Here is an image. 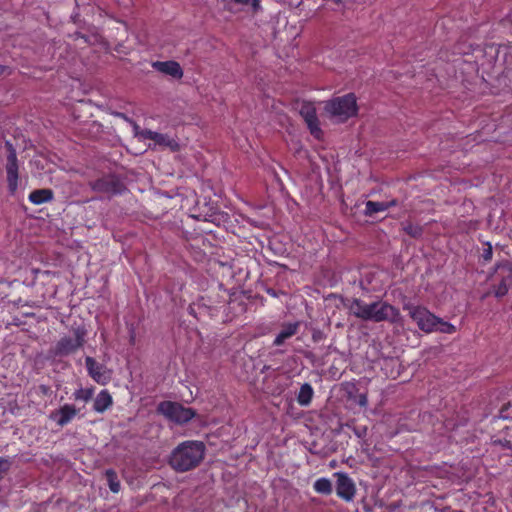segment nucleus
<instances>
[{
    "label": "nucleus",
    "instance_id": "1",
    "mask_svg": "<svg viewBox=\"0 0 512 512\" xmlns=\"http://www.w3.org/2000/svg\"><path fill=\"white\" fill-rule=\"evenodd\" d=\"M205 453L206 446L202 441L186 440L172 450L169 464L177 472H187L200 465Z\"/></svg>",
    "mask_w": 512,
    "mask_h": 512
},
{
    "label": "nucleus",
    "instance_id": "2",
    "mask_svg": "<svg viewBox=\"0 0 512 512\" xmlns=\"http://www.w3.org/2000/svg\"><path fill=\"white\" fill-rule=\"evenodd\" d=\"M350 311L355 317L364 321L397 323L400 319V312L395 306L380 300L366 303L354 298Z\"/></svg>",
    "mask_w": 512,
    "mask_h": 512
},
{
    "label": "nucleus",
    "instance_id": "3",
    "mask_svg": "<svg viewBox=\"0 0 512 512\" xmlns=\"http://www.w3.org/2000/svg\"><path fill=\"white\" fill-rule=\"evenodd\" d=\"M87 329L83 325L72 328V335H63L49 349L50 357L63 358L76 353L86 343Z\"/></svg>",
    "mask_w": 512,
    "mask_h": 512
},
{
    "label": "nucleus",
    "instance_id": "4",
    "mask_svg": "<svg viewBox=\"0 0 512 512\" xmlns=\"http://www.w3.org/2000/svg\"><path fill=\"white\" fill-rule=\"evenodd\" d=\"M324 110L330 118L338 122H346L358 113L357 99L354 93H348L343 96L334 97L325 101Z\"/></svg>",
    "mask_w": 512,
    "mask_h": 512
},
{
    "label": "nucleus",
    "instance_id": "5",
    "mask_svg": "<svg viewBox=\"0 0 512 512\" xmlns=\"http://www.w3.org/2000/svg\"><path fill=\"white\" fill-rule=\"evenodd\" d=\"M158 413L162 414L168 420L177 424H185L196 415L192 408L184 407L180 403L172 401H162L157 407Z\"/></svg>",
    "mask_w": 512,
    "mask_h": 512
},
{
    "label": "nucleus",
    "instance_id": "6",
    "mask_svg": "<svg viewBox=\"0 0 512 512\" xmlns=\"http://www.w3.org/2000/svg\"><path fill=\"white\" fill-rule=\"evenodd\" d=\"M404 310L409 311L410 317L416 322L420 330L431 333L434 332L438 322V317L422 306L404 305Z\"/></svg>",
    "mask_w": 512,
    "mask_h": 512
},
{
    "label": "nucleus",
    "instance_id": "7",
    "mask_svg": "<svg viewBox=\"0 0 512 512\" xmlns=\"http://www.w3.org/2000/svg\"><path fill=\"white\" fill-rule=\"evenodd\" d=\"M89 185L95 192L111 195L122 194L126 189L123 180L114 174L103 176L90 182Z\"/></svg>",
    "mask_w": 512,
    "mask_h": 512
},
{
    "label": "nucleus",
    "instance_id": "8",
    "mask_svg": "<svg viewBox=\"0 0 512 512\" xmlns=\"http://www.w3.org/2000/svg\"><path fill=\"white\" fill-rule=\"evenodd\" d=\"M301 117L304 119L310 134L317 140L323 137V131L320 127V122L317 116V110L312 102H303L299 111Z\"/></svg>",
    "mask_w": 512,
    "mask_h": 512
},
{
    "label": "nucleus",
    "instance_id": "9",
    "mask_svg": "<svg viewBox=\"0 0 512 512\" xmlns=\"http://www.w3.org/2000/svg\"><path fill=\"white\" fill-rule=\"evenodd\" d=\"M85 367L89 377L100 385H107L112 379L111 370L91 356L85 357Z\"/></svg>",
    "mask_w": 512,
    "mask_h": 512
},
{
    "label": "nucleus",
    "instance_id": "10",
    "mask_svg": "<svg viewBox=\"0 0 512 512\" xmlns=\"http://www.w3.org/2000/svg\"><path fill=\"white\" fill-rule=\"evenodd\" d=\"M228 300L223 305L216 306V308L222 309L225 314L224 321H232L235 317L242 315L246 312V304L242 301L241 296L236 293L230 294L227 290H224Z\"/></svg>",
    "mask_w": 512,
    "mask_h": 512
},
{
    "label": "nucleus",
    "instance_id": "11",
    "mask_svg": "<svg viewBox=\"0 0 512 512\" xmlns=\"http://www.w3.org/2000/svg\"><path fill=\"white\" fill-rule=\"evenodd\" d=\"M149 135V140L152 143L149 144V147L155 150H168L171 152H177L181 149V144L178 139L170 136L169 134L159 133V132H147Z\"/></svg>",
    "mask_w": 512,
    "mask_h": 512
},
{
    "label": "nucleus",
    "instance_id": "12",
    "mask_svg": "<svg viewBox=\"0 0 512 512\" xmlns=\"http://www.w3.org/2000/svg\"><path fill=\"white\" fill-rule=\"evenodd\" d=\"M356 493L353 480L345 473L337 474L336 494L345 501H352Z\"/></svg>",
    "mask_w": 512,
    "mask_h": 512
},
{
    "label": "nucleus",
    "instance_id": "13",
    "mask_svg": "<svg viewBox=\"0 0 512 512\" xmlns=\"http://www.w3.org/2000/svg\"><path fill=\"white\" fill-rule=\"evenodd\" d=\"M152 67L157 71L176 79H180L183 76L181 66L175 61H156L152 63Z\"/></svg>",
    "mask_w": 512,
    "mask_h": 512
},
{
    "label": "nucleus",
    "instance_id": "14",
    "mask_svg": "<svg viewBox=\"0 0 512 512\" xmlns=\"http://www.w3.org/2000/svg\"><path fill=\"white\" fill-rule=\"evenodd\" d=\"M77 413L78 410L74 405L64 404L52 414V418L56 420L59 426L63 427L70 423Z\"/></svg>",
    "mask_w": 512,
    "mask_h": 512
},
{
    "label": "nucleus",
    "instance_id": "15",
    "mask_svg": "<svg viewBox=\"0 0 512 512\" xmlns=\"http://www.w3.org/2000/svg\"><path fill=\"white\" fill-rule=\"evenodd\" d=\"M300 328V322H290L282 324V328L280 332L276 335L273 345L281 346L285 343L286 340L290 339L294 335H296Z\"/></svg>",
    "mask_w": 512,
    "mask_h": 512
},
{
    "label": "nucleus",
    "instance_id": "16",
    "mask_svg": "<svg viewBox=\"0 0 512 512\" xmlns=\"http://www.w3.org/2000/svg\"><path fill=\"white\" fill-rule=\"evenodd\" d=\"M8 190L14 195L18 189L19 166L18 162H8L6 165Z\"/></svg>",
    "mask_w": 512,
    "mask_h": 512
},
{
    "label": "nucleus",
    "instance_id": "17",
    "mask_svg": "<svg viewBox=\"0 0 512 512\" xmlns=\"http://www.w3.org/2000/svg\"><path fill=\"white\" fill-rule=\"evenodd\" d=\"M113 405V398L106 389L101 390L94 399L93 409L98 413H104Z\"/></svg>",
    "mask_w": 512,
    "mask_h": 512
},
{
    "label": "nucleus",
    "instance_id": "18",
    "mask_svg": "<svg viewBox=\"0 0 512 512\" xmlns=\"http://www.w3.org/2000/svg\"><path fill=\"white\" fill-rule=\"evenodd\" d=\"M54 198V192L49 188H42L33 190L29 196V201L34 205H41L52 201Z\"/></svg>",
    "mask_w": 512,
    "mask_h": 512
},
{
    "label": "nucleus",
    "instance_id": "19",
    "mask_svg": "<svg viewBox=\"0 0 512 512\" xmlns=\"http://www.w3.org/2000/svg\"><path fill=\"white\" fill-rule=\"evenodd\" d=\"M397 205V200L393 199L388 202H376V201H367L365 203V214L368 216H372L378 212H383L388 210L391 207Z\"/></svg>",
    "mask_w": 512,
    "mask_h": 512
},
{
    "label": "nucleus",
    "instance_id": "20",
    "mask_svg": "<svg viewBox=\"0 0 512 512\" xmlns=\"http://www.w3.org/2000/svg\"><path fill=\"white\" fill-rule=\"evenodd\" d=\"M493 445L500 446L502 449L512 451V434L510 428L506 426L500 435H494L491 438Z\"/></svg>",
    "mask_w": 512,
    "mask_h": 512
},
{
    "label": "nucleus",
    "instance_id": "21",
    "mask_svg": "<svg viewBox=\"0 0 512 512\" xmlns=\"http://www.w3.org/2000/svg\"><path fill=\"white\" fill-rule=\"evenodd\" d=\"M314 391L309 383H304L298 392L297 402L301 406H308L313 398Z\"/></svg>",
    "mask_w": 512,
    "mask_h": 512
},
{
    "label": "nucleus",
    "instance_id": "22",
    "mask_svg": "<svg viewBox=\"0 0 512 512\" xmlns=\"http://www.w3.org/2000/svg\"><path fill=\"white\" fill-rule=\"evenodd\" d=\"M15 143L10 140H5L4 149L8 152L7 160L12 161L17 158V149H19L23 144H25V139L14 138Z\"/></svg>",
    "mask_w": 512,
    "mask_h": 512
},
{
    "label": "nucleus",
    "instance_id": "23",
    "mask_svg": "<svg viewBox=\"0 0 512 512\" xmlns=\"http://www.w3.org/2000/svg\"><path fill=\"white\" fill-rule=\"evenodd\" d=\"M117 116L123 118L124 120H126L127 122H129L131 125H132V129H133V133H134V136L139 140V141H142V140H149V135H147L146 133L147 132H152L151 130H148V129H141V127L136 123L134 122L133 120L129 119L126 115H124L123 113H117Z\"/></svg>",
    "mask_w": 512,
    "mask_h": 512
},
{
    "label": "nucleus",
    "instance_id": "24",
    "mask_svg": "<svg viewBox=\"0 0 512 512\" xmlns=\"http://www.w3.org/2000/svg\"><path fill=\"white\" fill-rule=\"evenodd\" d=\"M105 477L109 486V489L113 493H118L120 491L121 485L118 479L117 473L113 469H107L105 471Z\"/></svg>",
    "mask_w": 512,
    "mask_h": 512
},
{
    "label": "nucleus",
    "instance_id": "25",
    "mask_svg": "<svg viewBox=\"0 0 512 512\" xmlns=\"http://www.w3.org/2000/svg\"><path fill=\"white\" fill-rule=\"evenodd\" d=\"M313 488L317 493L323 495H329L332 493V483L329 479L324 477L317 479L314 482Z\"/></svg>",
    "mask_w": 512,
    "mask_h": 512
},
{
    "label": "nucleus",
    "instance_id": "26",
    "mask_svg": "<svg viewBox=\"0 0 512 512\" xmlns=\"http://www.w3.org/2000/svg\"><path fill=\"white\" fill-rule=\"evenodd\" d=\"M94 387L79 388L73 393V398L76 401L89 402L94 395Z\"/></svg>",
    "mask_w": 512,
    "mask_h": 512
},
{
    "label": "nucleus",
    "instance_id": "27",
    "mask_svg": "<svg viewBox=\"0 0 512 512\" xmlns=\"http://www.w3.org/2000/svg\"><path fill=\"white\" fill-rule=\"evenodd\" d=\"M434 332L453 334L456 332V327L453 324L446 322L443 319L438 317V322H437Z\"/></svg>",
    "mask_w": 512,
    "mask_h": 512
},
{
    "label": "nucleus",
    "instance_id": "28",
    "mask_svg": "<svg viewBox=\"0 0 512 512\" xmlns=\"http://www.w3.org/2000/svg\"><path fill=\"white\" fill-rule=\"evenodd\" d=\"M12 459L10 457H0V480L9 472L12 467Z\"/></svg>",
    "mask_w": 512,
    "mask_h": 512
},
{
    "label": "nucleus",
    "instance_id": "29",
    "mask_svg": "<svg viewBox=\"0 0 512 512\" xmlns=\"http://www.w3.org/2000/svg\"><path fill=\"white\" fill-rule=\"evenodd\" d=\"M405 232L413 238H419L423 233V228L418 225L408 224L404 228Z\"/></svg>",
    "mask_w": 512,
    "mask_h": 512
},
{
    "label": "nucleus",
    "instance_id": "30",
    "mask_svg": "<svg viewBox=\"0 0 512 512\" xmlns=\"http://www.w3.org/2000/svg\"><path fill=\"white\" fill-rule=\"evenodd\" d=\"M508 292V285L506 283L505 279H502L501 282L497 285L495 289V295L496 297H502L506 295Z\"/></svg>",
    "mask_w": 512,
    "mask_h": 512
},
{
    "label": "nucleus",
    "instance_id": "31",
    "mask_svg": "<svg viewBox=\"0 0 512 512\" xmlns=\"http://www.w3.org/2000/svg\"><path fill=\"white\" fill-rule=\"evenodd\" d=\"M492 256H493L492 246L490 243H487V247L483 249V253H482L481 257L483 258V260L485 262H488L492 259Z\"/></svg>",
    "mask_w": 512,
    "mask_h": 512
},
{
    "label": "nucleus",
    "instance_id": "32",
    "mask_svg": "<svg viewBox=\"0 0 512 512\" xmlns=\"http://www.w3.org/2000/svg\"><path fill=\"white\" fill-rule=\"evenodd\" d=\"M353 432L358 438H364L367 434V427L366 426H355L353 428Z\"/></svg>",
    "mask_w": 512,
    "mask_h": 512
},
{
    "label": "nucleus",
    "instance_id": "33",
    "mask_svg": "<svg viewBox=\"0 0 512 512\" xmlns=\"http://www.w3.org/2000/svg\"><path fill=\"white\" fill-rule=\"evenodd\" d=\"M228 4L235 3L239 5H251L256 8V0H227Z\"/></svg>",
    "mask_w": 512,
    "mask_h": 512
},
{
    "label": "nucleus",
    "instance_id": "34",
    "mask_svg": "<svg viewBox=\"0 0 512 512\" xmlns=\"http://www.w3.org/2000/svg\"><path fill=\"white\" fill-rule=\"evenodd\" d=\"M219 267L220 269L222 270V275L224 276L225 274H227L228 276H232L233 272H232V268L231 266L229 265H226L224 263H219Z\"/></svg>",
    "mask_w": 512,
    "mask_h": 512
},
{
    "label": "nucleus",
    "instance_id": "35",
    "mask_svg": "<svg viewBox=\"0 0 512 512\" xmlns=\"http://www.w3.org/2000/svg\"><path fill=\"white\" fill-rule=\"evenodd\" d=\"M39 391L43 394V395H49L50 392H51V389L49 386L47 385H40L39 386Z\"/></svg>",
    "mask_w": 512,
    "mask_h": 512
},
{
    "label": "nucleus",
    "instance_id": "36",
    "mask_svg": "<svg viewBox=\"0 0 512 512\" xmlns=\"http://www.w3.org/2000/svg\"><path fill=\"white\" fill-rule=\"evenodd\" d=\"M30 150H33V149H32V148H30V149H26V147H24V149H23L22 153H25V154H20V157H21V158H23V159L33 157V156L29 153V151H30Z\"/></svg>",
    "mask_w": 512,
    "mask_h": 512
},
{
    "label": "nucleus",
    "instance_id": "37",
    "mask_svg": "<svg viewBox=\"0 0 512 512\" xmlns=\"http://www.w3.org/2000/svg\"><path fill=\"white\" fill-rule=\"evenodd\" d=\"M366 403H367V398H366V396H365V395L361 396V397H360V400H359V404H360V405H362V406H364V405H366Z\"/></svg>",
    "mask_w": 512,
    "mask_h": 512
},
{
    "label": "nucleus",
    "instance_id": "38",
    "mask_svg": "<svg viewBox=\"0 0 512 512\" xmlns=\"http://www.w3.org/2000/svg\"><path fill=\"white\" fill-rule=\"evenodd\" d=\"M189 313H190L191 315H193V316H196V315H195V310H194V308H193L192 306H189Z\"/></svg>",
    "mask_w": 512,
    "mask_h": 512
},
{
    "label": "nucleus",
    "instance_id": "39",
    "mask_svg": "<svg viewBox=\"0 0 512 512\" xmlns=\"http://www.w3.org/2000/svg\"><path fill=\"white\" fill-rule=\"evenodd\" d=\"M6 70L5 66L0 65V76L3 75L4 71Z\"/></svg>",
    "mask_w": 512,
    "mask_h": 512
},
{
    "label": "nucleus",
    "instance_id": "40",
    "mask_svg": "<svg viewBox=\"0 0 512 512\" xmlns=\"http://www.w3.org/2000/svg\"><path fill=\"white\" fill-rule=\"evenodd\" d=\"M503 413H504V409H502V410L500 411V417H501V418H505V416H504V414H503Z\"/></svg>",
    "mask_w": 512,
    "mask_h": 512
}]
</instances>
